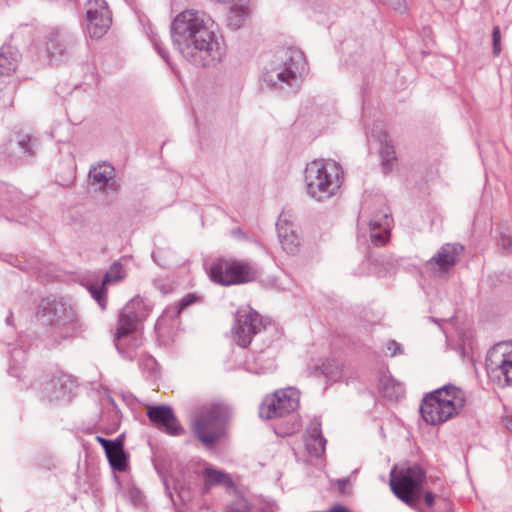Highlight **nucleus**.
I'll return each instance as SVG.
<instances>
[{
	"instance_id": "f257e3e1",
	"label": "nucleus",
	"mask_w": 512,
	"mask_h": 512,
	"mask_svg": "<svg viewBox=\"0 0 512 512\" xmlns=\"http://www.w3.org/2000/svg\"><path fill=\"white\" fill-rule=\"evenodd\" d=\"M171 39L179 53L197 67L215 66L226 55L218 25L204 11L190 9L179 13L171 23Z\"/></svg>"
},
{
	"instance_id": "f03ea898",
	"label": "nucleus",
	"mask_w": 512,
	"mask_h": 512,
	"mask_svg": "<svg viewBox=\"0 0 512 512\" xmlns=\"http://www.w3.org/2000/svg\"><path fill=\"white\" fill-rule=\"evenodd\" d=\"M306 70L307 61L303 51L285 47L276 51L269 67L263 72L262 80L276 90H297Z\"/></svg>"
},
{
	"instance_id": "7ed1b4c3",
	"label": "nucleus",
	"mask_w": 512,
	"mask_h": 512,
	"mask_svg": "<svg viewBox=\"0 0 512 512\" xmlns=\"http://www.w3.org/2000/svg\"><path fill=\"white\" fill-rule=\"evenodd\" d=\"M37 317L61 340L77 337L85 330L75 306L64 298H43L38 305Z\"/></svg>"
},
{
	"instance_id": "20e7f679",
	"label": "nucleus",
	"mask_w": 512,
	"mask_h": 512,
	"mask_svg": "<svg viewBox=\"0 0 512 512\" xmlns=\"http://www.w3.org/2000/svg\"><path fill=\"white\" fill-rule=\"evenodd\" d=\"M148 313V306L139 296L130 300L121 310L114 343L122 358L132 361L136 357L137 349L142 345L137 328Z\"/></svg>"
},
{
	"instance_id": "39448f33",
	"label": "nucleus",
	"mask_w": 512,
	"mask_h": 512,
	"mask_svg": "<svg viewBox=\"0 0 512 512\" xmlns=\"http://www.w3.org/2000/svg\"><path fill=\"white\" fill-rule=\"evenodd\" d=\"M465 403V392L453 384H446L424 396L420 413L427 424L436 426L460 414Z\"/></svg>"
},
{
	"instance_id": "423d86ee",
	"label": "nucleus",
	"mask_w": 512,
	"mask_h": 512,
	"mask_svg": "<svg viewBox=\"0 0 512 512\" xmlns=\"http://www.w3.org/2000/svg\"><path fill=\"white\" fill-rule=\"evenodd\" d=\"M343 178V169L332 159H316L306 165L305 186L307 194L323 202L337 194Z\"/></svg>"
},
{
	"instance_id": "0eeeda50",
	"label": "nucleus",
	"mask_w": 512,
	"mask_h": 512,
	"mask_svg": "<svg viewBox=\"0 0 512 512\" xmlns=\"http://www.w3.org/2000/svg\"><path fill=\"white\" fill-rule=\"evenodd\" d=\"M260 274L255 263L234 259H217L209 269L210 279L222 286L253 282Z\"/></svg>"
},
{
	"instance_id": "6e6552de",
	"label": "nucleus",
	"mask_w": 512,
	"mask_h": 512,
	"mask_svg": "<svg viewBox=\"0 0 512 512\" xmlns=\"http://www.w3.org/2000/svg\"><path fill=\"white\" fill-rule=\"evenodd\" d=\"M390 487L395 496L410 507L420 502L421 485L425 473L420 465L412 464L393 469L390 474Z\"/></svg>"
},
{
	"instance_id": "1a4fd4ad",
	"label": "nucleus",
	"mask_w": 512,
	"mask_h": 512,
	"mask_svg": "<svg viewBox=\"0 0 512 512\" xmlns=\"http://www.w3.org/2000/svg\"><path fill=\"white\" fill-rule=\"evenodd\" d=\"M227 416V409L221 404L205 406L194 420V433L205 446L211 447L220 437L223 422Z\"/></svg>"
},
{
	"instance_id": "9d476101",
	"label": "nucleus",
	"mask_w": 512,
	"mask_h": 512,
	"mask_svg": "<svg viewBox=\"0 0 512 512\" xmlns=\"http://www.w3.org/2000/svg\"><path fill=\"white\" fill-rule=\"evenodd\" d=\"M298 406V391L289 387L266 397L259 408V415L264 419L282 418L295 411Z\"/></svg>"
},
{
	"instance_id": "9b49d317",
	"label": "nucleus",
	"mask_w": 512,
	"mask_h": 512,
	"mask_svg": "<svg viewBox=\"0 0 512 512\" xmlns=\"http://www.w3.org/2000/svg\"><path fill=\"white\" fill-rule=\"evenodd\" d=\"M265 326L262 317L250 307H241L237 310L232 335L235 343L240 347H247L253 337L259 334Z\"/></svg>"
},
{
	"instance_id": "f8f14e48",
	"label": "nucleus",
	"mask_w": 512,
	"mask_h": 512,
	"mask_svg": "<svg viewBox=\"0 0 512 512\" xmlns=\"http://www.w3.org/2000/svg\"><path fill=\"white\" fill-rule=\"evenodd\" d=\"M486 367L489 373L499 379L503 377L507 385H512V344H495L487 353Z\"/></svg>"
},
{
	"instance_id": "ddd939ff",
	"label": "nucleus",
	"mask_w": 512,
	"mask_h": 512,
	"mask_svg": "<svg viewBox=\"0 0 512 512\" xmlns=\"http://www.w3.org/2000/svg\"><path fill=\"white\" fill-rule=\"evenodd\" d=\"M86 9V29L93 39L102 38L111 26L112 18L104 0H88Z\"/></svg>"
},
{
	"instance_id": "4468645a",
	"label": "nucleus",
	"mask_w": 512,
	"mask_h": 512,
	"mask_svg": "<svg viewBox=\"0 0 512 512\" xmlns=\"http://www.w3.org/2000/svg\"><path fill=\"white\" fill-rule=\"evenodd\" d=\"M147 417L156 428L169 435L177 436L183 432L173 409L168 405L150 406L147 410Z\"/></svg>"
},
{
	"instance_id": "2eb2a0df",
	"label": "nucleus",
	"mask_w": 512,
	"mask_h": 512,
	"mask_svg": "<svg viewBox=\"0 0 512 512\" xmlns=\"http://www.w3.org/2000/svg\"><path fill=\"white\" fill-rule=\"evenodd\" d=\"M75 383L71 376L57 372L45 382L42 392L49 401L69 400Z\"/></svg>"
},
{
	"instance_id": "dca6fc26",
	"label": "nucleus",
	"mask_w": 512,
	"mask_h": 512,
	"mask_svg": "<svg viewBox=\"0 0 512 512\" xmlns=\"http://www.w3.org/2000/svg\"><path fill=\"white\" fill-rule=\"evenodd\" d=\"M89 184L95 190L116 192L119 185L115 180V169L112 165L103 162L92 166L89 170Z\"/></svg>"
},
{
	"instance_id": "f3484780",
	"label": "nucleus",
	"mask_w": 512,
	"mask_h": 512,
	"mask_svg": "<svg viewBox=\"0 0 512 512\" xmlns=\"http://www.w3.org/2000/svg\"><path fill=\"white\" fill-rule=\"evenodd\" d=\"M276 228L279 242L283 250L291 255L296 254L299 251L301 243L296 225L288 220L285 215H280L276 223Z\"/></svg>"
},
{
	"instance_id": "a211bd4d",
	"label": "nucleus",
	"mask_w": 512,
	"mask_h": 512,
	"mask_svg": "<svg viewBox=\"0 0 512 512\" xmlns=\"http://www.w3.org/2000/svg\"><path fill=\"white\" fill-rule=\"evenodd\" d=\"M462 251L463 246L459 244H445L426 265L432 271L446 272L456 264L457 258Z\"/></svg>"
},
{
	"instance_id": "6ab92c4d",
	"label": "nucleus",
	"mask_w": 512,
	"mask_h": 512,
	"mask_svg": "<svg viewBox=\"0 0 512 512\" xmlns=\"http://www.w3.org/2000/svg\"><path fill=\"white\" fill-rule=\"evenodd\" d=\"M391 222L387 211H379L370 218V240L375 246H384L388 242Z\"/></svg>"
},
{
	"instance_id": "aec40b11",
	"label": "nucleus",
	"mask_w": 512,
	"mask_h": 512,
	"mask_svg": "<svg viewBox=\"0 0 512 512\" xmlns=\"http://www.w3.org/2000/svg\"><path fill=\"white\" fill-rule=\"evenodd\" d=\"M371 137L380 145V156L384 173L390 172L397 161L396 152L391 144V140H389L387 133L378 125L372 129Z\"/></svg>"
},
{
	"instance_id": "412c9836",
	"label": "nucleus",
	"mask_w": 512,
	"mask_h": 512,
	"mask_svg": "<svg viewBox=\"0 0 512 512\" xmlns=\"http://www.w3.org/2000/svg\"><path fill=\"white\" fill-rule=\"evenodd\" d=\"M307 452L314 456L320 457L325 452L326 439L324 438L321 430V422L319 419L314 418L306 430L304 438Z\"/></svg>"
},
{
	"instance_id": "4be33fe9",
	"label": "nucleus",
	"mask_w": 512,
	"mask_h": 512,
	"mask_svg": "<svg viewBox=\"0 0 512 512\" xmlns=\"http://www.w3.org/2000/svg\"><path fill=\"white\" fill-rule=\"evenodd\" d=\"M203 492L208 493L210 489L217 485H222L226 489H233L236 491L235 484L228 473L217 470L211 466H207L203 470Z\"/></svg>"
},
{
	"instance_id": "5701e85b",
	"label": "nucleus",
	"mask_w": 512,
	"mask_h": 512,
	"mask_svg": "<svg viewBox=\"0 0 512 512\" xmlns=\"http://www.w3.org/2000/svg\"><path fill=\"white\" fill-rule=\"evenodd\" d=\"M72 43L73 40L68 35L59 31L51 32L46 42L47 54L51 59L62 56Z\"/></svg>"
},
{
	"instance_id": "b1692460",
	"label": "nucleus",
	"mask_w": 512,
	"mask_h": 512,
	"mask_svg": "<svg viewBox=\"0 0 512 512\" xmlns=\"http://www.w3.org/2000/svg\"><path fill=\"white\" fill-rule=\"evenodd\" d=\"M19 51L11 45H3L0 49V76H9L14 72L20 61Z\"/></svg>"
},
{
	"instance_id": "393cba45",
	"label": "nucleus",
	"mask_w": 512,
	"mask_h": 512,
	"mask_svg": "<svg viewBox=\"0 0 512 512\" xmlns=\"http://www.w3.org/2000/svg\"><path fill=\"white\" fill-rule=\"evenodd\" d=\"M105 454L113 470L123 472L127 469V457L124 452V440L122 435L117 437V443L110 447Z\"/></svg>"
},
{
	"instance_id": "a878e982",
	"label": "nucleus",
	"mask_w": 512,
	"mask_h": 512,
	"mask_svg": "<svg viewBox=\"0 0 512 512\" xmlns=\"http://www.w3.org/2000/svg\"><path fill=\"white\" fill-rule=\"evenodd\" d=\"M8 372L11 376L21 378L26 362V350L20 346L10 345Z\"/></svg>"
},
{
	"instance_id": "bb28decb",
	"label": "nucleus",
	"mask_w": 512,
	"mask_h": 512,
	"mask_svg": "<svg viewBox=\"0 0 512 512\" xmlns=\"http://www.w3.org/2000/svg\"><path fill=\"white\" fill-rule=\"evenodd\" d=\"M234 4L230 7L227 15V25L233 30H237L243 26L249 14L248 3L233 1Z\"/></svg>"
},
{
	"instance_id": "cd10ccee",
	"label": "nucleus",
	"mask_w": 512,
	"mask_h": 512,
	"mask_svg": "<svg viewBox=\"0 0 512 512\" xmlns=\"http://www.w3.org/2000/svg\"><path fill=\"white\" fill-rule=\"evenodd\" d=\"M381 392L389 400H398L403 397L405 389L401 383L392 378L384 377L381 380Z\"/></svg>"
},
{
	"instance_id": "c85d7f7f",
	"label": "nucleus",
	"mask_w": 512,
	"mask_h": 512,
	"mask_svg": "<svg viewBox=\"0 0 512 512\" xmlns=\"http://www.w3.org/2000/svg\"><path fill=\"white\" fill-rule=\"evenodd\" d=\"M125 278V273L123 271V266L119 261H115L109 267L108 271L103 276L101 282L103 285H111L115 284Z\"/></svg>"
},
{
	"instance_id": "c756f323",
	"label": "nucleus",
	"mask_w": 512,
	"mask_h": 512,
	"mask_svg": "<svg viewBox=\"0 0 512 512\" xmlns=\"http://www.w3.org/2000/svg\"><path fill=\"white\" fill-rule=\"evenodd\" d=\"M86 287L101 310H105L107 305V286L100 282V284L88 283Z\"/></svg>"
},
{
	"instance_id": "7c9ffc66",
	"label": "nucleus",
	"mask_w": 512,
	"mask_h": 512,
	"mask_svg": "<svg viewBox=\"0 0 512 512\" xmlns=\"http://www.w3.org/2000/svg\"><path fill=\"white\" fill-rule=\"evenodd\" d=\"M86 287L101 310H105L107 305V286L100 282V284L88 283Z\"/></svg>"
},
{
	"instance_id": "2f4dec72",
	"label": "nucleus",
	"mask_w": 512,
	"mask_h": 512,
	"mask_svg": "<svg viewBox=\"0 0 512 512\" xmlns=\"http://www.w3.org/2000/svg\"><path fill=\"white\" fill-rule=\"evenodd\" d=\"M226 512H246L249 510L248 501L240 494H236V497L231 501L225 508Z\"/></svg>"
},
{
	"instance_id": "473e14b6",
	"label": "nucleus",
	"mask_w": 512,
	"mask_h": 512,
	"mask_svg": "<svg viewBox=\"0 0 512 512\" xmlns=\"http://www.w3.org/2000/svg\"><path fill=\"white\" fill-rule=\"evenodd\" d=\"M17 145L24 155L31 156L34 154V143L29 135H22L17 141Z\"/></svg>"
},
{
	"instance_id": "72a5a7b5",
	"label": "nucleus",
	"mask_w": 512,
	"mask_h": 512,
	"mask_svg": "<svg viewBox=\"0 0 512 512\" xmlns=\"http://www.w3.org/2000/svg\"><path fill=\"white\" fill-rule=\"evenodd\" d=\"M150 40H151L155 50L157 51V53L161 56V58L166 63H169L168 52L163 47V44H162V41H161L160 37L157 34H155V33H151Z\"/></svg>"
},
{
	"instance_id": "f704fd0d",
	"label": "nucleus",
	"mask_w": 512,
	"mask_h": 512,
	"mask_svg": "<svg viewBox=\"0 0 512 512\" xmlns=\"http://www.w3.org/2000/svg\"><path fill=\"white\" fill-rule=\"evenodd\" d=\"M198 300V297L194 293H189L181 298L175 306L176 314H180L184 309H186L191 304L195 303Z\"/></svg>"
},
{
	"instance_id": "c9c22d12",
	"label": "nucleus",
	"mask_w": 512,
	"mask_h": 512,
	"mask_svg": "<svg viewBox=\"0 0 512 512\" xmlns=\"http://www.w3.org/2000/svg\"><path fill=\"white\" fill-rule=\"evenodd\" d=\"M501 34L499 26H494L492 31L493 54L498 56L501 52L500 46Z\"/></svg>"
},
{
	"instance_id": "e433bc0d",
	"label": "nucleus",
	"mask_w": 512,
	"mask_h": 512,
	"mask_svg": "<svg viewBox=\"0 0 512 512\" xmlns=\"http://www.w3.org/2000/svg\"><path fill=\"white\" fill-rule=\"evenodd\" d=\"M141 368L153 374L157 370V362L153 357H146L141 361Z\"/></svg>"
},
{
	"instance_id": "4c0bfd02",
	"label": "nucleus",
	"mask_w": 512,
	"mask_h": 512,
	"mask_svg": "<svg viewBox=\"0 0 512 512\" xmlns=\"http://www.w3.org/2000/svg\"><path fill=\"white\" fill-rule=\"evenodd\" d=\"M387 350L390 351V356L392 357L402 353L401 345L395 340L388 341Z\"/></svg>"
},
{
	"instance_id": "58836bf2",
	"label": "nucleus",
	"mask_w": 512,
	"mask_h": 512,
	"mask_svg": "<svg viewBox=\"0 0 512 512\" xmlns=\"http://www.w3.org/2000/svg\"><path fill=\"white\" fill-rule=\"evenodd\" d=\"M96 441L103 447L104 451L107 452L110 447L117 443V438L114 440H109L102 436H96Z\"/></svg>"
},
{
	"instance_id": "ea45409f",
	"label": "nucleus",
	"mask_w": 512,
	"mask_h": 512,
	"mask_svg": "<svg viewBox=\"0 0 512 512\" xmlns=\"http://www.w3.org/2000/svg\"><path fill=\"white\" fill-rule=\"evenodd\" d=\"M322 373L327 377V378H330V379H333L335 380L337 377H339L340 373L339 371H336V372H333V371H329L328 370V367L323 364L322 365Z\"/></svg>"
},
{
	"instance_id": "a19ab883",
	"label": "nucleus",
	"mask_w": 512,
	"mask_h": 512,
	"mask_svg": "<svg viewBox=\"0 0 512 512\" xmlns=\"http://www.w3.org/2000/svg\"><path fill=\"white\" fill-rule=\"evenodd\" d=\"M424 501L428 507H431L434 503V494L432 492H426Z\"/></svg>"
},
{
	"instance_id": "79ce46f5",
	"label": "nucleus",
	"mask_w": 512,
	"mask_h": 512,
	"mask_svg": "<svg viewBox=\"0 0 512 512\" xmlns=\"http://www.w3.org/2000/svg\"><path fill=\"white\" fill-rule=\"evenodd\" d=\"M325 512H350V510L343 505H336Z\"/></svg>"
},
{
	"instance_id": "37998d69",
	"label": "nucleus",
	"mask_w": 512,
	"mask_h": 512,
	"mask_svg": "<svg viewBox=\"0 0 512 512\" xmlns=\"http://www.w3.org/2000/svg\"><path fill=\"white\" fill-rule=\"evenodd\" d=\"M231 233H232V236L235 237V238H238V239H244L245 238V233L240 228L233 229L231 231Z\"/></svg>"
},
{
	"instance_id": "c03bdc74",
	"label": "nucleus",
	"mask_w": 512,
	"mask_h": 512,
	"mask_svg": "<svg viewBox=\"0 0 512 512\" xmlns=\"http://www.w3.org/2000/svg\"><path fill=\"white\" fill-rule=\"evenodd\" d=\"M349 484V479L347 478H344V479H340L338 480V486H339V489L344 492L345 491V487Z\"/></svg>"
},
{
	"instance_id": "a18cd8bd",
	"label": "nucleus",
	"mask_w": 512,
	"mask_h": 512,
	"mask_svg": "<svg viewBox=\"0 0 512 512\" xmlns=\"http://www.w3.org/2000/svg\"><path fill=\"white\" fill-rule=\"evenodd\" d=\"M506 428L512 432V417H506L504 419Z\"/></svg>"
},
{
	"instance_id": "49530a36",
	"label": "nucleus",
	"mask_w": 512,
	"mask_h": 512,
	"mask_svg": "<svg viewBox=\"0 0 512 512\" xmlns=\"http://www.w3.org/2000/svg\"><path fill=\"white\" fill-rule=\"evenodd\" d=\"M152 258L154 259L155 262H157L159 265H162L161 263L158 262L157 260V252H153L152 253Z\"/></svg>"
},
{
	"instance_id": "de8ad7c7",
	"label": "nucleus",
	"mask_w": 512,
	"mask_h": 512,
	"mask_svg": "<svg viewBox=\"0 0 512 512\" xmlns=\"http://www.w3.org/2000/svg\"><path fill=\"white\" fill-rule=\"evenodd\" d=\"M308 2H310L311 4H317L318 0H307Z\"/></svg>"
}]
</instances>
